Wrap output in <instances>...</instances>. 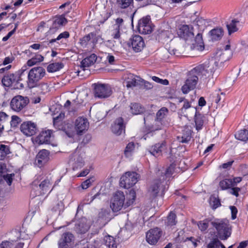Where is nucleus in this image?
<instances>
[{
	"label": "nucleus",
	"mask_w": 248,
	"mask_h": 248,
	"mask_svg": "<svg viewBox=\"0 0 248 248\" xmlns=\"http://www.w3.org/2000/svg\"><path fill=\"white\" fill-rule=\"evenodd\" d=\"M55 128L67 137L74 138L75 136L84 134L89 129V125H54Z\"/></svg>",
	"instance_id": "obj_1"
},
{
	"label": "nucleus",
	"mask_w": 248,
	"mask_h": 248,
	"mask_svg": "<svg viewBox=\"0 0 248 248\" xmlns=\"http://www.w3.org/2000/svg\"><path fill=\"white\" fill-rule=\"evenodd\" d=\"M45 69L41 66L31 68L29 72L28 75V84L30 88L35 87L38 82L45 75Z\"/></svg>",
	"instance_id": "obj_2"
},
{
	"label": "nucleus",
	"mask_w": 248,
	"mask_h": 248,
	"mask_svg": "<svg viewBox=\"0 0 248 248\" xmlns=\"http://www.w3.org/2000/svg\"><path fill=\"white\" fill-rule=\"evenodd\" d=\"M168 188V184L166 181H163L161 178L155 180L151 185L149 192L152 198L156 197L160 193V196H163L165 192Z\"/></svg>",
	"instance_id": "obj_3"
},
{
	"label": "nucleus",
	"mask_w": 248,
	"mask_h": 248,
	"mask_svg": "<svg viewBox=\"0 0 248 248\" xmlns=\"http://www.w3.org/2000/svg\"><path fill=\"white\" fill-rule=\"evenodd\" d=\"M212 226L217 230L216 236L221 240H227L231 235V229L228 223L222 221L212 222Z\"/></svg>",
	"instance_id": "obj_4"
},
{
	"label": "nucleus",
	"mask_w": 248,
	"mask_h": 248,
	"mask_svg": "<svg viewBox=\"0 0 248 248\" xmlns=\"http://www.w3.org/2000/svg\"><path fill=\"white\" fill-rule=\"evenodd\" d=\"M125 196L121 191H116L111 200L110 206L114 212L119 211L123 207L126 208L125 205Z\"/></svg>",
	"instance_id": "obj_5"
},
{
	"label": "nucleus",
	"mask_w": 248,
	"mask_h": 248,
	"mask_svg": "<svg viewBox=\"0 0 248 248\" xmlns=\"http://www.w3.org/2000/svg\"><path fill=\"white\" fill-rule=\"evenodd\" d=\"M140 175L136 172H126L120 179V185L124 188L128 189L135 185Z\"/></svg>",
	"instance_id": "obj_6"
},
{
	"label": "nucleus",
	"mask_w": 248,
	"mask_h": 248,
	"mask_svg": "<svg viewBox=\"0 0 248 248\" xmlns=\"http://www.w3.org/2000/svg\"><path fill=\"white\" fill-rule=\"evenodd\" d=\"M94 94L96 98H106L112 93V89L108 84L97 83L94 84Z\"/></svg>",
	"instance_id": "obj_7"
},
{
	"label": "nucleus",
	"mask_w": 248,
	"mask_h": 248,
	"mask_svg": "<svg viewBox=\"0 0 248 248\" xmlns=\"http://www.w3.org/2000/svg\"><path fill=\"white\" fill-rule=\"evenodd\" d=\"M215 69L211 67V65L207 66L206 64L199 65L192 70V74H196L199 78H207L212 77L213 78Z\"/></svg>",
	"instance_id": "obj_8"
},
{
	"label": "nucleus",
	"mask_w": 248,
	"mask_h": 248,
	"mask_svg": "<svg viewBox=\"0 0 248 248\" xmlns=\"http://www.w3.org/2000/svg\"><path fill=\"white\" fill-rule=\"evenodd\" d=\"M29 103V99L26 96L20 95L14 97L10 102V107L12 110L16 112H20Z\"/></svg>",
	"instance_id": "obj_9"
},
{
	"label": "nucleus",
	"mask_w": 248,
	"mask_h": 248,
	"mask_svg": "<svg viewBox=\"0 0 248 248\" xmlns=\"http://www.w3.org/2000/svg\"><path fill=\"white\" fill-rule=\"evenodd\" d=\"M199 77L196 74H192V70L190 71L188 78L182 86L181 90L183 93H187L190 91L194 89L198 83Z\"/></svg>",
	"instance_id": "obj_10"
},
{
	"label": "nucleus",
	"mask_w": 248,
	"mask_h": 248,
	"mask_svg": "<svg viewBox=\"0 0 248 248\" xmlns=\"http://www.w3.org/2000/svg\"><path fill=\"white\" fill-rule=\"evenodd\" d=\"M74 241L75 236L71 232H64L58 242V248H72Z\"/></svg>",
	"instance_id": "obj_11"
},
{
	"label": "nucleus",
	"mask_w": 248,
	"mask_h": 248,
	"mask_svg": "<svg viewBox=\"0 0 248 248\" xmlns=\"http://www.w3.org/2000/svg\"><path fill=\"white\" fill-rule=\"evenodd\" d=\"M162 235V231L160 228L151 229L146 232V241L149 244L154 245L158 242Z\"/></svg>",
	"instance_id": "obj_12"
},
{
	"label": "nucleus",
	"mask_w": 248,
	"mask_h": 248,
	"mask_svg": "<svg viewBox=\"0 0 248 248\" xmlns=\"http://www.w3.org/2000/svg\"><path fill=\"white\" fill-rule=\"evenodd\" d=\"M50 159V152L46 149L40 150L37 154L34 164L39 168L45 166Z\"/></svg>",
	"instance_id": "obj_13"
},
{
	"label": "nucleus",
	"mask_w": 248,
	"mask_h": 248,
	"mask_svg": "<svg viewBox=\"0 0 248 248\" xmlns=\"http://www.w3.org/2000/svg\"><path fill=\"white\" fill-rule=\"evenodd\" d=\"M33 188L34 189V187H36L40 189V191L38 193H36V195H44L46 193L47 191L50 192L51 190H50L51 186V183L49 179L46 178L43 180L40 184L38 185V182L37 180H34L32 184Z\"/></svg>",
	"instance_id": "obj_14"
},
{
	"label": "nucleus",
	"mask_w": 248,
	"mask_h": 248,
	"mask_svg": "<svg viewBox=\"0 0 248 248\" xmlns=\"http://www.w3.org/2000/svg\"><path fill=\"white\" fill-rule=\"evenodd\" d=\"M138 29L141 34H150L153 29L150 18L149 17H144L141 19L138 23Z\"/></svg>",
	"instance_id": "obj_15"
},
{
	"label": "nucleus",
	"mask_w": 248,
	"mask_h": 248,
	"mask_svg": "<svg viewBox=\"0 0 248 248\" xmlns=\"http://www.w3.org/2000/svg\"><path fill=\"white\" fill-rule=\"evenodd\" d=\"M128 45L129 46H131L133 50L136 52L141 51L145 46L142 38L139 35L132 36L129 39Z\"/></svg>",
	"instance_id": "obj_16"
},
{
	"label": "nucleus",
	"mask_w": 248,
	"mask_h": 248,
	"mask_svg": "<svg viewBox=\"0 0 248 248\" xmlns=\"http://www.w3.org/2000/svg\"><path fill=\"white\" fill-rule=\"evenodd\" d=\"M21 80L19 74L16 72L5 75L2 78L1 82L3 86L9 87L15 83H18Z\"/></svg>",
	"instance_id": "obj_17"
},
{
	"label": "nucleus",
	"mask_w": 248,
	"mask_h": 248,
	"mask_svg": "<svg viewBox=\"0 0 248 248\" xmlns=\"http://www.w3.org/2000/svg\"><path fill=\"white\" fill-rule=\"evenodd\" d=\"M175 169V165L173 163L171 164L165 170L164 172L160 171L159 170L157 173V176L161 178L163 181L168 182L171 177L172 174L174 173Z\"/></svg>",
	"instance_id": "obj_18"
},
{
	"label": "nucleus",
	"mask_w": 248,
	"mask_h": 248,
	"mask_svg": "<svg viewBox=\"0 0 248 248\" xmlns=\"http://www.w3.org/2000/svg\"><path fill=\"white\" fill-rule=\"evenodd\" d=\"M166 146V142L163 141L161 143H157L150 147L149 152L155 157H158L162 155V151Z\"/></svg>",
	"instance_id": "obj_19"
},
{
	"label": "nucleus",
	"mask_w": 248,
	"mask_h": 248,
	"mask_svg": "<svg viewBox=\"0 0 248 248\" xmlns=\"http://www.w3.org/2000/svg\"><path fill=\"white\" fill-rule=\"evenodd\" d=\"M114 28V30L112 31L111 36L114 39H116L117 40H108L107 41V46L110 47H114L115 46H117L119 44H121V42L120 40L121 36L120 33V28H119L118 26H116V27Z\"/></svg>",
	"instance_id": "obj_20"
},
{
	"label": "nucleus",
	"mask_w": 248,
	"mask_h": 248,
	"mask_svg": "<svg viewBox=\"0 0 248 248\" xmlns=\"http://www.w3.org/2000/svg\"><path fill=\"white\" fill-rule=\"evenodd\" d=\"M178 34L180 37L186 40L192 38L194 36L193 32L190 30L189 27L186 25H184L179 28Z\"/></svg>",
	"instance_id": "obj_21"
},
{
	"label": "nucleus",
	"mask_w": 248,
	"mask_h": 248,
	"mask_svg": "<svg viewBox=\"0 0 248 248\" xmlns=\"http://www.w3.org/2000/svg\"><path fill=\"white\" fill-rule=\"evenodd\" d=\"M21 131L27 136H31L36 134L38 130L36 125H20Z\"/></svg>",
	"instance_id": "obj_22"
},
{
	"label": "nucleus",
	"mask_w": 248,
	"mask_h": 248,
	"mask_svg": "<svg viewBox=\"0 0 248 248\" xmlns=\"http://www.w3.org/2000/svg\"><path fill=\"white\" fill-rule=\"evenodd\" d=\"M158 126L159 125H144L143 133H145V135L142 138L146 140L148 136H153L155 131L161 129Z\"/></svg>",
	"instance_id": "obj_23"
},
{
	"label": "nucleus",
	"mask_w": 248,
	"mask_h": 248,
	"mask_svg": "<svg viewBox=\"0 0 248 248\" xmlns=\"http://www.w3.org/2000/svg\"><path fill=\"white\" fill-rule=\"evenodd\" d=\"M67 22L64 15L56 16L53 20V24L50 30L58 29L61 26L65 25Z\"/></svg>",
	"instance_id": "obj_24"
},
{
	"label": "nucleus",
	"mask_w": 248,
	"mask_h": 248,
	"mask_svg": "<svg viewBox=\"0 0 248 248\" xmlns=\"http://www.w3.org/2000/svg\"><path fill=\"white\" fill-rule=\"evenodd\" d=\"M89 227L83 220L78 221L75 225L74 230L78 234H84L89 230Z\"/></svg>",
	"instance_id": "obj_25"
},
{
	"label": "nucleus",
	"mask_w": 248,
	"mask_h": 248,
	"mask_svg": "<svg viewBox=\"0 0 248 248\" xmlns=\"http://www.w3.org/2000/svg\"><path fill=\"white\" fill-rule=\"evenodd\" d=\"M97 56L94 54H92L89 57H87L84 59L81 62V66L83 70H85L86 67H88L93 65L96 62Z\"/></svg>",
	"instance_id": "obj_26"
},
{
	"label": "nucleus",
	"mask_w": 248,
	"mask_h": 248,
	"mask_svg": "<svg viewBox=\"0 0 248 248\" xmlns=\"http://www.w3.org/2000/svg\"><path fill=\"white\" fill-rule=\"evenodd\" d=\"M52 133V131L50 130L42 131L38 136L39 142L41 144L49 143L50 141Z\"/></svg>",
	"instance_id": "obj_27"
},
{
	"label": "nucleus",
	"mask_w": 248,
	"mask_h": 248,
	"mask_svg": "<svg viewBox=\"0 0 248 248\" xmlns=\"http://www.w3.org/2000/svg\"><path fill=\"white\" fill-rule=\"evenodd\" d=\"M232 56L231 51H223L218 52L216 59L220 62V63L229 60Z\"/></svg>",
	"instance_id": "obj_28"
},
{
	"label": "nucleus",
	"mask_w": 248,
	"mask_h": 248,
	"mask_svg": "<svg viewBox=\"0 0 248 248\" xmlns=\"http://www.w3.org/2000/svg\"><path fill=\"white\" fill-rule=\"evenodd\" d=\"M223 30L222 28H215L212 30L209 33L211 39L213 41L220 40L223 35Z\"/></svg>",
	"instance_id": "obj_29"
},
{
	"label": "nucleus",
	"mask_w": 248,
	"mask_h": 248,
	"mask_svg": "<svg viewBox=\"0 0 248 248\" xmlns=\"http://www.w3.org/2000/svg\"><path fill=\"white\" fill-rule=\"evenodd\" d=\"M194 48L199 51H202L204 48V45L202 40V35L198 33L195 37V43L193 44Z\"/></svg>",
	"instance_id": "obj_30"
},
{
	"label": "nucleus",
	"mask_w": 248,
	"mask_h": 248,
	"mask_svg": "<svg viewBox=\"0 0 248 248\" xmlns=\"http://www.w3.org/2000/svg\"><path fill=\"white\" fill-rule=\"evenodd\" d=\"M130 111L133 115L140 114L144 111V108L142 106L137 103H131L130 106Z\"/></svg>",
	"instance_id": "obj_31"
},
{
	"label": "nucleus",
	"mask_w": 248,
	"mask_h": 248,
	"mask_svg": "<svg viewBox=\"0 0 248 248\" xmlns=\"http://www.w3.org/2000/svg\"><path fill=\"white\" fill-rule=\"evenodd\" d=\"M177 140L181 143H188L191 139V132L189 129L186 130L185 132L183 133V135L180 136H177Z\"/></svg>",
	"instance_id": "obj_32"
},
{
	"label": "nucleus",
	"mask_w": 248,
	"mask_h": 248,
	"mask_svg": "<svg viewBox=\"0 0 248 248\" xmlns=\"http://www.w3.org/2000/svg\"><path fill=\"white\" fill-rule=\"evenodd\" d=\"M135 148V143L133 142H129L126 145L124 151V155L125 157L130 158L133 154Z\"/></svg>",
	"instance_id": "obj_33"
},
{
	"label": "nucleus",
	"mask_w": 248,
	"mask_h": 248,
	"mask_svg": "<svg viewBox=\"0 0 248 248\" xmlns=\"http://www.w3.org/2000/svg\"><path fill=\"white\" fill-rule=\"evenodd\" d=\"M239 23V20L234 19L232 20L229 23L227 24L228 33L230 35L238 31V29L237 28V26Z\"/></svg>",
	"instance_id": "obj_34"
},
{
	"label": "nucleus",
	"mask_w": 248,
	"mask_h": 248,
	"mask_svg": "<svg viewBox=\"0 0 248 248\" xmlns=\"http://www.w3.org/2000/svg\"><path fill=\"white\" fill-rule=\"evenodd\" d=\"M234 136L237 140L246 141L248 140V130L245 129L239 130Z\"/></svg>",
	"instance_id": "obj_35"
},
{
	"label": "nucleus",
	"mask_w": 248,
	"mask_h": 248,
	"mask_svg": "<svg viewBox=\"0 0 248 248\" xmlns=\"http://www.w3.org/2000/svg\"><path fill=\"white\" fill-rule=\"evenodd\" d=\"M168 112L169 110L168 108L165 107L162 108L157 112L155 120L158 122H161L167 116Z\"/></svg>",
	"instance_id": "obj_36"
},
{
	"label": "nucleus",
	"mask_w": 248,
	"mask_h": 248,
	"mask_svg": "<svg viewBox=\"0 0 248 248\" xmlns=\"http://www.w3.org/2000/svg\"><path fill=\"white\" fill-rule=\"evenodd\" d=\"M84 160L80 155H76L74 158V162L73 164V169L74 170L80 168L84 165Z\"/></svg>",
	"instance_id": "obj_37"
},
{
	"label": "nucleus",
	"mask_w": 248,
	"mask_h": 248,
	"mask_svg": "<svg viewBox=\"0 0 248 248\" xmlns=\"http://www.w3.org/2000/svg\"><path fill=\"white\" fill-rule=\"evenodd\" d=\"M177 222L176 214L173 212H170L167 217L166 225L171 227L175 225Z\"/></svg>",
	"instance_id": "obj_38"
},
{
	"label": "nucleus",
	"mask_w": 248,
	"mask_h": 248,
	"mask_svg": "<svg viewBox=\"0 0 248 248\" xmlns=\"http://www.w3.org/2000/svg\"><path fill=\"white\" fill-rule=\"evenodd\" d=\"M91 38V48H94L95 45L99 41H102L103 39L101 35H97L96 31L90 32Z\"/></svg>",
	"instance_id": "obj_39"
},
{
	"label": "nucleus",
	"mask_w": 248,
	"mask_h": 248,
	"mask_svg": "<svg viewBox=\"0 0 248 248\" xmlns=\"http://www.w3.org/2000/svg\"><path fill=\"white\" fill-rule=\"evenodd\" d=\"M63 65L62 62H55L49 64L47 67L48 72H55L62 68Z\"/></svg>",
	"instance_id": "obj_40"
},
{
	"label": "nucleus",
	"mask_w": 248,
	"mask_h": 248,
	"mask_svg": "<svg viewBox=\"0 0 248 248\" xmlns=\"http://www.w3.org/2000/svg\"><path fill=\"white\" fill-rule=\"evenodd\" d=\"M11 153L10 148L4 144H0V160H4L6 156Z\"/></svg>",
	"instance_id": "obj_41"
},
{
	"label": "nucleus",
	"mask_w": 248,
	"mask_h": 248,
	"mask_svg": "<svg viewBox=\"0 0 248 248\" xmlns=\"http://www.w3.org/2000/svg\"><path fill=\"white\" fill-rule=\"evenodd\" d=\"M111 130L112 133L119 136L125 131V125H112Z\"/></svg>",
	"instance_id": "obj_42"
},
{
	"label": "nucleus",
	"mask_w": 248,
	"mask_h": 248,
	"mask_svg": "<svg viewBox=\"0 0 248 248\" xmlns=\"http://www.w3.org/2000/svg\"><path fill=\"white\" fill-rule=\"evenodd\" d=\"M219 185L222 190L228 189L233 187L232 179H223L219 182Z\"/></svg>",
	"instance_id": "obj_43"
},
{
	"label": "nucleus",
	"mask_w": 248,
	"mask_h": 248,
	"mask_svg": "<svg viewBox=\"0 0 248 248\" xmlns=\"http://www.w3.org/2000/svg\"><path fill=\"white\" fill-rule=\"evenodd\" d=\"M133 0H117L118 6L121 9L130 7L133 5Z\"/></svg>",
	"instance_id": "obj_44"
},
{
	"label": "nucleus",
	"mask_w": 248,
	"mask_h": 248,
	"mask_svg": "<svg viewBox=\"0 0 248 248\" xmlns=\"http://www.w3.org/2000/svg\"><path fill=\"white\" fill-rule=\"evenodd\" d=\"M136 197V194L135 191L133 189L130 190L127 196V201L125 202V205L127 207L129 206L135 202Z\"/></svg>",
	"instance_id": "obj_45"
},
{
	"label": "nucleus",
	"mask_w": 248,
	"mask_h": 248,
	"mask_svg": "<svg viewBox=\"0 0 248 248\" xmlns=\"http://www.w3.org/2000/svg\"><path fill=\"white\" fill-rule=\"evenodd\" d=\"M218 236L212 238L207 245V248H219L220 241Z\"/></svg>",
	"instance_id": "obj_46"
},
{
	"label": "nucleus",
	"mask_w": 248,
	"mask_h": 248,
	"mask_svg": "<svg viewBox=\"0 0 248 248\" xmlns=\"http://www.w3.org/2000/svg\"><path fill=\"white\" fill-rule=\"evenodd\" d=\"M209 203L211 208L214 210L216 209L221 206L220 200L218 198H216L214 196H211L210 197Z\"/></svg>",
	"instance_id": "obj_47"
},
{
	"label": "nucleus",
	"mask_w": 248,
	"mask_h": 248,
	"mask_svg": "<svg viewBox=\"0 0 248 248\" xmlns=\"http://www.w3.org/2000/svg\"><path fill=\"white\" fill-rule=\"evenodd\" d=\"M79 43L84 47H88L87 46L89 45L91 46L92 44L90 33L80 39Z\"/></svg>",
	"instance_id": "obj_48"
},
{
	"label": "nucleus",
	"mask_w": 248,
	"mask_h": 248,
	"mask_svg": "<svg viewBox=\"0 0 248 248\" xmlns=\"http://www.w3.org/2000/svg\"><path fill=\"white\" fill-rule=\"evenodd\" d=\"M100 195L99 192L93 195L92 192L88 194L83 200L84 204H90L95 199L97 198Z\"/></svg>",
	"instance_id": "obj_49"
},
{
	"label": "nucleus",
	"mask_w": 248,
	"mask_h": 248,
	"mask_svg": "<svg viewBox=\"0 0 248 248\" xmlns=\"http://www.w3.org/2000/svg\"><path fill=\"white\" fill-rule=\"evenodd\" d=\"M138 84V80L133 75H129L127 81L126 86L127 88L135 87Z\"/></svg>",
	"instance_id": "obj_50"
},
{
	"label": "nucleus",
	"mask_w": 248,
	"mask_h": 248,
	"mask_svg": "<svg viewBox=\"0 0 248 248\" xmlns=\"http://www.w3.org/2000/svg\"><path fill=\"white\" fill-rule=\"evenodd\" d=\"M105 245L108 248H117V245L114 238L108 236L106 239Z\"/></svg>",
	"instance_id": "obj_51"
},
{
	"label": "nucleus",
	"mask_w": 248,
	"mask_h": 248,
	"mask_svg": "<svg viewBox=\"0 0 248 248\" xmlns=\"http://www.w3.org/2000/svg\"><path fill=\"white\" fill-rule=\"evenodd\" d=\"M14 173L7 174L2 175L0 178V184H1L2 179H3L9 186H11L13 182V177L14 176Z\"/></svg>",
	"instance_id": "obj_52"
},
{
	"label": "nucleus",
	"mask_w": 248,
	"mask_h": 248,
	"mask_svg": "<svg viewBox=\"0 0 248 248\" xmlns=\"http://www.w3.org/2000/svg\"><path fill=\"white\" fill-rule=\"evenodd\" d=\"M224 95L223 93H219V91L216 93L214 96V100L215 103L218 104L222 99H224Z\"/></svg>",
	"instance_id": "obj_53"
},
{
	"label": "nucleus",
	"mask_w": 248,
	"mask_h": 248,
	"mask_svg": "<svg viewBox=\"0 0 248 248\" xmlns=\"http://www.w3.org/2000/svg\"><path fill=\"white\" fill-rule=\"evenodd\" d=\"M14 241H4L0 244V248H12L14 246L13 242Z\"/></svg>",
	"instance_id": "obj_54"
},
{
	"label": "nucleus",
	"mask_w": 248,
	"mask_h": 248,
	"mask_svg": "<svg viewBox=\"0 0 248 248\" xmlns=\"http://www.w3.org/2000/svg\"><path fill=\"white\" fill-rule=\"evenodd\" d=\"M37 63H36V61H35L34 60V59H33V58L32 57L31 59L29 60L27 63H26V64L27 65H24L21 69V70L23 72L25 70H26V68H27V66H29V67H31V66H32L34 65H35Z\"/></svg>",
	"instance_id": "obj_55"
},
{
	"label": "nucleus",
	"mask_w": 248,
	"mask_h": 248,
	"mask_svg": "<svg viewBox=\"0 0 248 248\" xmlns=\"http://www.w3.org/2000/svg\"><path fill=\"white\" fill-rule=\"evenodd\" d=\"M135 225L133 224L131 222H127L124 226V228H123L122 231H126L129 232H131L135 227Z\"/></svg>",
	"instance_id": "obj_56"
},
{
	"label": "nucleus",
	"mask_w": 248,
	"mask_h": 248,
	"mask_svg": "<svg viewBox=\"0 0 248 248\" xmlns=\"http://www.w3.org/2000/svg\"><path fill=\"white\" fill-rule=\"evenodd\" d=\"M9 119V116L5 113L0 112V124L8 122Z\"/></svg>",
	"instance_id": "obj_57"
},
{
	"label": "nucleus",
	"mask_w": 248,
	"mask_h": 248,
	"mask_svg": "<svg viewBox=\"0 0 248 248\" xmlns=\"http://www.w3.org/2000/svg\"><path fill=\"white\" fill-rule=\"evenodd\" d=\"M39 88L41 90V92L43 93H45L48 92V85L47 83H41L39 85Z\"/></svg>",
	"instance_id": "obj_58"
},
{
	"label": "nucleus",
	"mask_w": 248,
	"mask_h": 248,
	"mask_svg": "<svg viewBox=\"0 0 248 248\" xmlns=\"http://www.w3.org/2000/svg\"><path fill=\"white\" fill-rule=\"evenodd\" d=\"M64 113L61 112L58 116L53 118V124L61 122L64 119Z\"/></svg>",
	"instance_id": "obj_59"
},
{
	"label": "nucleus",
	"mask_w": 248,
	"mask_h": 248,
	"mask_svg": "<svg viewBox=\"0 0 248 248\" xmlns=\"http://www.w3.org/2000/svg\"><path fill=\"white\" fill-rule=\"evenodd\" d=\"M241 191V188L238 187H232L231 188V191L230 193L236 196V197H238L239 196V192Z\"/></svg>",
	"instance_id": "obj_60"
},
{
	"label": "nucleus",
	"mask_w": 248,
	"mask_h": 248,
	"mask_svg": "<svg viewBox=\"0 0 248 248\" xmlns=\"http://www.w3.org/2000/svg\"><path fill=\"white\" fill-rule=\"evenodd\" d=\"M88 123V120L84 117H78L75 122V124H87Z\"/></svg>",
	"instance_id": "obj_61"
},
{
	"label": "nucleus",
	"mask_w": 248,
	"mask_h": 248,
	"mask_svg": "<svg viewBox=\"0 0 248 248\" xmlns=\"http://www.w3.org/2000/svg\"><path fill=\"white\" fill-rule=\"evenodd\" d=\"M91 139H92L91 135L87 134L84 136L81 144L83 145H85L88 144L91 141Z\"/></svg>",
	"instance_id": "obj_62"
},
{
	"label": "nucleus",
	"mask_w": 248,
	"mask_h": 248,
	"mask_svg": "<svg viewBox=\"0 0 248 248\" xmlns=\"http://www.w3.org/2000/svg\"><path fill=\"white\" fill-rule=\"evenodd\" d=\"M7 171L6 165L5 163H0V177L4 175V173Z\"/></svg>",
	"instance_id": "obj_63"
},
{
	"label": "nucleus",
	"mask_w": 248,
	"mask_h": 248,
	"mask_svg": "<svg viewBox=\"0 0 248 248\" xmlns=\"http://www.w3.org/2000/svg\"><path fill=\"white\" fill-rule=\"evenodd\" d=\"M91 185V181L90 179H88L81 184V187L82 189H86L88 188Z\"/></svg>",
	"instance_id": "obj_64"
}]
</instances>
